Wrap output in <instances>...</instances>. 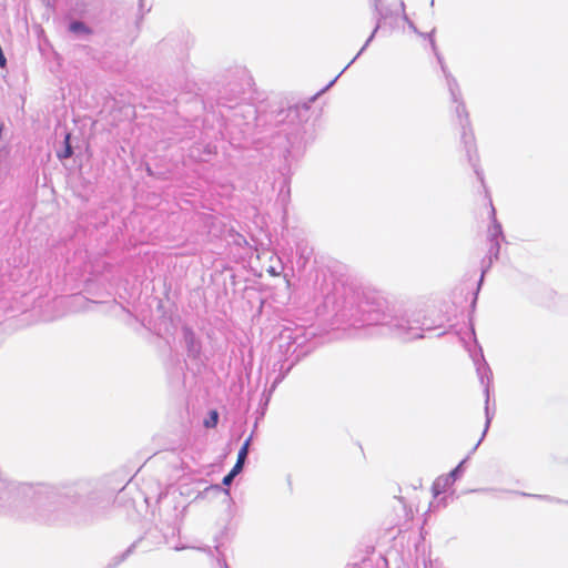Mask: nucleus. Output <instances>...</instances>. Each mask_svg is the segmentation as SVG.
Wrapping results in <instances>:
<instances>
[{"label": "nucleus", "mask_w": 568, "mask_h": 568, "mask_svg": "<svg viewBox=\"0 0 568 568\" xmlns=\"http://www.w3.org/2000/svg\"><path fill=\"white\" fill-rule=\"evenodd\" d=\"M467 154H468L469 162L471 163L477 178L479 179L481 184L485 186L483 172L479 170L478 164H477V150H476V148L474 146L473 149H468L467 150Z\"/></svg>", "instance_id": "f8f14e48"}, {"label": "nucleus", "mask_w": 568, "mask_h": 568, "mask_svg": "<svg viewBox=\"0 0 568 568\" xmlns=\"http://www.w3.org/2000/svg\"><path fill=\"white\" fill-rule=\"evenodd\" d=\"M183 339L186 348V367L194 373H200L205 366L206 359L202 353L201 339L189 327L183 328Z\"/></svg>", "instance_id": "f03ea898"}, {"label": "nucleus", "mask_w": 568, "mask_h": 568, "mask_svg": "<svg viewBox=\"0 0 568 568\" xmlns=\"http://www.w3.org/2000/svg\"><path fill=\"white\" fill-rule=\"evenodd\" d=\"M234 478H235V477H234V476H231V473H229L227 475H225V476H224V478H223V480H222V484H223L224 486H230V485L233 483Z\"/></svg>", "instance_id": "412c9836"}, {"label": "nucleus", "mask_w": 568, "mask_h": 568, "mask_svg": "<svg viewBox=\"0 0 568 568\" xmlns=\"http://www.w3.org/2000/svg\"><path fill=\"white\" fill-rule=\"evenodd\" d=\"M70 29L74 32L85 31L87 28L82 22H73L70 26Z\"/></svg>", "instance_id": "aec40b11"}, {"label": "nucleus", "mask_w": 568, "mask_h": 568, "mask_svg": "<svg viewBox=\"0 0 568 568\" xmlns=\"http://www.w3.org/2000/svg\"><path fill=\"white\" fill-rule=\"evenodd\" d=\"M209 154L213 153L212 149H215V144H205Z\"/></svg>", "instance_id": "5701e85b"}, {"label": "nucleus", "mask_w": 568, "mask_h": 568, "mask_svg": "<svg viewBox=\"0 0 568 568\" xmlns=\"http://www.w3.org/2000/svg\"><path fill=\"white\" fill-rule=\"evenodd\" d=\"M180 481H182V477L180 476ZM195 489L189 488V483H180V495L191 497L193 494H195L194 499L200 497L202 493H209V491H215V493H224L225 495H230L229 489H223L220 485H211L209 487H205L203 490L200 489V486L203 485L202 480H197Z\"/></svg>", "instance_id": "423d86ee"}, {"label": "nucleus", "mask_w": 568, "mask_h": 568, "mask_svg": "<svg viewBox=\"0 0 568 568\" xmlns=\"http://www.w3.org/2000/svg\"><path fill=\"white\" fill-rule=\"evenodd\" d=\"M499 252H500L499 241L490 242L488 254L481 261V276L479 280L478 287L481 285V283L484 281V276L488 272V270L491 267L494 261L498 260Z\"/></svg>", "instance_id": "6e6552de"}, {"label": "nucleus", "mask_w": 568, "mask_h": 568, "mask_svg": "<svg viewBox=\"0 0 568 568\" xmlns=\"http://www.w3.org/2000/svg\"><path fill=\"white\" fill-rule=\"evenodd\" d=\"M339 316L343 321L349 322L351 325L361 323L362 325L386 326L394 337L403 342L424 337L420 333L425 329L423 323L418 320L410 321L404 316L393 315L386 296L374 288L355 292L346 297L345 304L339 311Z\"/></svg>", "instance_id": "f257e3e1"}, {"label": "nucleus", "mask_w": 568, "mask_h": 568, "mask_svg": "<svg viewBox=\"0 0 568 568\" xmlns=\"http://www.w3.org/2000/svg\"><path fill=\"white\" fill-rule=\"evenodd\" d=\"M202 550L207 551L209 554H212V549L210 547L203 548Z\"/></svg>", "instance_id": "c756f323"}, {"label": "nucleus", "mask_w": 568, "mask_h": 568, "mask_svg": "<svg viewBox=\"0 0 568 568\" xmlns=\"http://www.w3.org/2000/svg\"><path fill=\"white\" fill-rule=\"evenodd\" d=\"M476 300H477V296H475L474 301H473V307L475 306L476 304Z\"/></svg>", "instance_id": "2f4dec72"}, {"label": "nucleus", "mask_w": 568, "mask_h": 568, "mask_svg": "<svg viewBox=\"0 0 568 568\" xmlns=\"http://www.w3.org/2000/svg\"><path fill=\"white\" fill-rule=\"evenodd\" d=\"M361 54L357 53V55L349 62V64L346 67V68H343L341 70V73H344L346 71V69L359 57Z\"/></svg>", "instance_id": "393cba45"}, {"label": "nucleus", "mask_w": 568, "mask_h": 568, "mask_svg": "<svg viewBox=\"0 0 568 568\" xmlns=\"http://www.w3.org/2000/svg\"><path fill=\"white\" fill-rule=\"evenodd\" d=\"M268 272H270L272 275H277V273H276V271L274 270V267H271V268L268 270Z\"/></svg>", "instance_id": "bb28decb"}, {"label": "nucleus", "mask_w": 568, "mask_h": 568, "mask_svg": "<svg viewBox=\"0 0 568 568\" xmlns=\"http://www.w3.org/2000/svg\"><path fill=\"white\" fill-rule=\"evenodd\" d=\"M243 466H244V463H240L239 460H236L235 465L233 466V468L230 471L231 476L236 477L242 471Z\"/></svg>", "instance_id": "6ab92c4d"}, {"label": "nucleus", "mask_w": 568, "mask_h": 568, "mask_svg": "<svg viewBox=\"0 0 568 568\" xmlns=\"http://www.w3.org/2000/svg\"><path fill=\"white\" fill-rule=\"evenodd\" d=\"M291 346H292L291 342H287V343H286V352H288V351H290Z\"/></svg>", "instance_id": "c85d7f7f"}, {"label": "nucleus", "mask_w": 568, "mask_h": 568, "mask_svg": "<svg viewBox=\"0 0 568 568\" xmlns=\"http://www.w3.org/2000/svg\"><path fill=\"white\" fill-rule=\"evenodd\" d=\"M361 54L357 53V55L349 62V64L346 67V68H343L341 70V73H344L346 71V69L359 57Z\"/></svg>", "instance_id": "a878e982"}, {"label": "nucleus", "mask_w": 568, "mask_h": 568, "mask_svg": "<svg viewBox=\"0 0 568 568\" xmlns=\"http://www.w3.org/2000/svg\"><path fill=\"white\" fill-rule=\"evenodd\" d=\"M432 47L434 49V51H436V45H435V42L434 40H432ZM436 55H437V59L442 65V69L444 71V73L446 74V79H447V84H448V89L450 91V94H452V99L454 100V102L458 103L457 104V108H456V111L458 114H460L462 112L465 111V105L464 103L459 102V98H460V92H459V87H458V83L457 81L452 77V74H449L447 71H446V67L444 65L443 63V59L442 57L435 52Z\"/></svg>", "instance_id": "39448f33"}, {"label": "nucleus", "mask_w": 568, "mask_h": 568, "mask_svg": "<svg viewBox=\"0 0 568 568\" xmlns=\"http://www.w3.org/2000/svg\"><path fill=\"white\" fill-rule=\"evenodd\" d=\"M221 544H217L215 545V551L217 552L219 557H217V562L219 565L225 567V568H229L227 564H226V559L224 557V554L221 551Z\"/></svg>", "instance_id": "a211bd4d"}, {"label": "nucleus", "mask_w": 568, "mask_h": 568, "mask_svg": "<svg viewBox=\"0 0 568 568\" xmlns=\"http://www.w3.org/2000/svg\"><path fill=\"white\" fill-rule=\"evenodd\" d=\"M467 458L463 459L449 474L447 477L454 483L457 478L462 476L464 473V465L466 464Z\"/></svg>", "instance_id": "4468645a"}, {"label": "nucleus", "mask_w": 568, "mask_h": 568, "mask_svg": "<svg viewBox=\"0 0 568 568\" xmlns=\"http://www.w3.org/2000/svg\"><path fill=\"white\" fill-rule=\"evenodd\" d=\"M308 112L307 106L300 108L297 105L290 106L286 110H281L276 115V123H282L287 121L290 124H294L296 120L302 118V114H306Z\"/></svg>", "instance_id": "0eeeda50"}, {"label": "nucleus", "mask_w": 568, "mask_h": 568, "mask_svg": "<svg viewBox=\"0 0 568 568\" xmlns=\"http://www.w3.org/2000/svg\"><path fill=\"white\" fill-rule=\"evenodd\" d=\"M368 4L374 10V19L376 21V26H375L372 34L369 36V38L366 40L363 48L359 50L358 54H362L365 51L367 45L374 39L375 33L379 29L382 21L387 19L388 13H389L388 9L382 6V0H368Z\"/></svg>", "instance_id": "20e7f679"}, {"label": "nucleus", "mask_w": 568, "mask_h": 568, "mask_svg": "<svg viewBox=\"0 0 568 568\" xmlns=\"http://www.w3.org/2000/svg\"><path fill=\"white\" fill-rule=\"evenodd\" d=\"M231 92L232 99H229L221 93V95L217 99V104L231 108L232 105L230 104V102L240 98V95L243 93V90L240 85L236 84L231 89Z\"/></svg>", "instance_id": "9b49d317"}, {"label": "nucleus", "mask_w": 568, "mask_h": 568, "mask_svg": "<svg viewBox=\"0 0 568 568\" xmlns=\"http://www.w3.org/2000/svg\"><path fill=\"white\" fill-rule=\"evenodd\" d=\"M72 153L73 152H72L71 144H63L61 150L57 151V155L61 160L70 158L72 155Z\"/></svg>", "instance_id": "f3484780"}, {"label": "nucleus", "mask_w": 568, "mask_h": 568, "mask_svg": "<svg viewBox=\"0 0 568 568\" xmlns=\"http://www.w3.org/2000/svg\"><path fill=\"white\" fill-rule=\"evenodd\" d=\"M298 361V357H296L294 361H292L287 366L285 365V362L286 361H283V362H278L280 364V367H278V371H280V374L278 376L275 378V381L273 382V385L271 387V390H274L275 387L284 379V377L286 376V374L292 369V367L295 365V363Z\"/></svg>", "instance_id": "9d476101"}, {"label": "nucleus", "mask_w": 568, "mask_h": 568, "mask_svg": "<svg viewBox=\"0 0 568 568\" xmlns=\"http://www.w3.org/2000/svg\"><path fill=\"white\" fill-rule=\"evenodd\" d=\"M251 438H247L244 444L242 445L239 454H237V460L240 463H245L247 454H248V447H250Z\"/></svg>", "instance_id": "dca6fc26"}, {"label": "nucleus", "mask_w": 568, "mask_h": 568, "mask_svg": "<svg viewBox=\"0 0 568 568\" xmlns=\"http://www.w3.org/2000/svg\"><path fill=\"white\" fill-rule=\"evenodd\" d=\"M361 54L357 53V55L349 62V64L346 67V68H343L341 70V73H344L346 71V69L359 57Z\"/></svg>", "instance_id": "b1692460"}, {"label": "nucleus", "mask_w": 568, "mask_h": 568, "mask_svg": "<svg viewBox=\"0 0 568 568\" xmlns=\"http://www.w3.org/2000/svg\"><path fill=\"white\" fill-rule=\"evenodd\" d=\"M246 112L255 118V110L252 106H246Z\"/></svg>", "instance_id": "4be33fe9"}, {"label": "nucleus", "mask_w": 568, "mask_h": 568, "mask_svg": "<svg viewBox=\"0 0 568 568\" xmlns=\"http://www.w3.org/2000/svg\"><path fill=\"white\" fill-rule=\"evenodd\" d=\"M491 219L493 223L491 226L488 230V240L489 242L498 241L500 237L503 241H505V236L503 233L501 224L496 219V211L495 207L491 205Z\"/></svg>", "instance_id": "1a4fd4ad"}, {"label": "nucleus", "mask_w": 568, "mask_h": 568, "mask_svg": "<svg viewBox=\"0 0 568 568\" xmlns=\"http://www.w3.org/2000/svg\"><path fill=\"white\" fill-rule=\"evenodd\" d=\"M477 373L479 375L480 383L485 386L484 392H485V396H486V399H485V419L486 420H485V428L481 434V437L478 440V443L475 445V447L471 449L470 453H474L478 448V446L480 445L483 439L485 438V436L489 429L490 423L493 420L494 414H495V412H490V408H489V398H490L489 388H490V382L493 378V372H491L490 367L488 366V364L486 362H484L483 365H478Z\"/></svg>", "instance_id": "7ed1b4c3"}, {"label": "nucleus", "mask_w": 568, "mask_h": 568, "mask_svg": "<svg viewBox=\"0 0 568 568\" xmlns=\"http://www.w3.org/2000/svg\"><path fill=\"white\" fill-rule=\"evenodd\" d=\"M219 422V413L216 410H211L209 413L207 418L204 419V426L206 428H214Z\"/></svg>", "instance_id": "2eb2a0df"}, {"label": "nucleus", "mask_w": 568, "mask_h": 568, "mask_svg": "<svg viewBox=\"0 0 568 568\" xmlns=\"http://www.w3.org/2000/svg\"><path fill=\"white\" fill-rule=\"evenodd\" d=\"M338 77L339 75H337L333 81H331L329 84L327 85V88L332 87L335 83V81L337 80Z\"/></svg>", "instance_id": "cd10ccee"}, {"label": "nucleus", "mask_w": 568, "mask_h": 568, "mask_svg": "<svg viewBox=\"0 0 568 568\" xmlns=\"http://www.w3.org/2000/svg\"><path fill=\"white\" fill-rule=\"evenodd\" d=\"M535 497H537V498H544V499L548 498L547 496H541V495H536Z\"/></svg>", "instance_id": "7c9ffc66"}, {"label": "nucleus", "mask_w": 568, "mask_h": 568, "mask_svg": "<svg viewBox=\"0 0 568 568\" xmlns=\"http://www.w3.org/2000/svg\"><path fill=\"white\" fill-rule=\"evenodd\" d=\"M453 481L449 479V477L445 478H437L435 483L433 484V491L437 496L442 491H444Z\"/></svg>", "instance_id": "ddd939ff"}]
</instances>
